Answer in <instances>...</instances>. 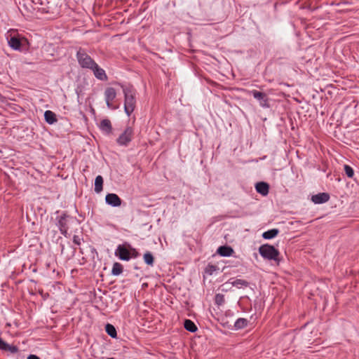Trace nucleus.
Segmentation results:
<instances>
[{"label": "nucleus", "instance_id": "1", "mask_svg": "<svg viewBox=\"0 0 359 359\" xmlns=\"http://www.w3.org/2000/svg\"><path fill=\"white\" fill-rule=\"evenodd\" d=\"M123 92L124 94V110L129 116L135 108V90L132 86H123Z\"/></svg>", "mask_w": 359, "mask_h": 359}, {"label": "nucleus", "instance_id": "2", "mask_svg": "<svg viewBox=\"0 0 359 359\" xmlns=\"http://www.w3.org/2000/svg\"><path fill=\"white\" fill-rule=\"evenodd\" d=\"M56 220V225L60 232L67 238L69 236L68 230L70 225L78 222L75 217L69 215L67 212H64L60 216L57 217Z\"/></svg>", "mask_w": 359, "mask_h": 359}, {"label": "nucleus", "instance_id": "3", "mask_svg": "<svg viewBox=\"0 0 359 359\" xmlns=\"http://www.w3.org/2000/svg\"><path fill=\"white\" fill-rule=\"evenodd\" d=\"M259 252L264 259L273 260L277 265H279L281 261L280 252L273 245L263 244L259 248Z\"/></svg>", "mask_w": 359, "mask_h": 359}, {"label": "nucleus", "instance_id": "4", "mask_svg": "<svg viewBox=\"0 0 359 359\" xmlns=\"http://www.w3.org/2000/svg\"><path fill=\"white\" fill-rule=\"evenodd\" d=\"M76 56L78 63L81 68L90 69L95 65V61L87 53L84 48H79Z\"/></svg>", "mask_w": 359, "mask_h": 359}, {"label": "nucleus", "instance_id": "5", "mask_svg": "<svg viewBox=\"0 0 359 359\" xmlns=\"http://www.w3.org/2000/svg\"><path fill=\"white\" fill-rule=\"evenodd\" d=\"M8 43L12 49L20 51L27 50L29 45L27 39L19 34L11 36L8 38Z\"/></svg>", "mask_w": 359, "mask_h": 359}, {"label": "nucleus", "instance_id": "6", "mask_svg": "<svg viewBox=\"0 0 359 359\" xmlns=\"http://www.w3.org/2000/svg\"><path fill=\"white\" fill-rule=\"evenodd\" d=\"M134 135L133 128L130 126L126 127L124 131L119 135L116 140V142L120 146H128L132 141Z\"/></svg>", "mask_w": 359, "mask_h": 359}, {"label": "nucleus", "instance_id": "7", "mask_svg": "<svg viewBox=\"0 0 359 359\" xmlns=\"http://www.w3.org/2000/svg\"><path fill=\"white\" fill-rule=\"evenodd\" d=\"M130 245L128 243H124L123 244H120L117 246L114 255L116 257H118L119 259L123 261H129L130 259Z\"/></svg>", "mask_w": 359, "mask_h": 359}, {"label": "nucleus", "instance_id": "8", "mask_svg": "<svg viewBox=\"0 0 359 359\" xmlns=\"http://www.w3.org/2000/svg\"><path fill=\"white\" fill-rule=\"evenodd\" d=\"M250 93L253 97L259 102L261 107L265 108L269 107V97L265 93L260 92L257 90H252L250 91Z\"/></svg>", "mask_w": 359, "mask_h": 359}, {"label": "nucleus", "instance_id": "9", "mask_svg": "<svg viewBox=\"0 0 359 359\" xmlns=\"http://www.w3.org/2000/svg\"><path fill=\"white\" fill-rule=\"evenodd\" d=\"M116 97V91L112 87H108L104 90V97L107 106L110 109H116V107H113L112 101Z\"/></svg>", "mask_w": 359, "mask_h": 359}, {"label": "nucleus", "instance_id": "10", "mask_svg": "<svg viewBox=\"0 0 359 359\" xmlns=\"http://www.w3.org/2000/svg\"><path fill=\"white\" fill-rule=\"evenodd\" d=\"M93 71L94 76L100 81H105L108 79L105 71L101 68L96 62L90 69Z\"/></svg>", "mask_w": 359, "mask_h": 359}, {"label": "nucleus", "instance_id": "11", "mask_svg": "<svg viewBox=\"0 0 359 359\" xmlns=\"http://www.w3.org/2000/svg\"><path fill=\"white\" fill-rule=\"evenodd\" d=\"M106 203L112 207H118L121 205L122 200L116 194H107L105 196Z\"/></svg>", "mask_w": 359, "mask_h": 359}, {"label": "nucleus", "instance_id": "12", "mask_svg": "<svg viewBox=\"0 0 359 359\" xmlns=\"http://www.w3.org/2000/svg\"><path fill=\"white\" fill-rule=\"evenodd\" d=\"M330 198V194L326 192L319 193L311 196V201L315 204H322L327 202Z\"/></svg>", "mask_w": 359, "mask_h": 359}, {"label": "nucleus", "instance_id": "13", "mask_svg": "<svg viewBox=\"0 0 359 359\" xmlns=\"http://www.w3.org/2000/svg\"><path fill=\"white\" fill-rule=\"evenodd\" d=\"M255 189L261 195L267 196L269 192V184L265 182H259L255 184Z\"/></svg>", "mask_w": 359, "mask_h": 359}, {"label": "nucleus", "instance_id": "14", "mask_svg": "<svg viewBox=\"0 0 359 359\" xmlns=\"http://www.w3.org/2000/svg\"><path fill=\"white\" fill-rule=\"evenodd\" d=\"M0 350L4 351H9L11 353H16L19 351L18 347L17 346L8 344L6 341H4L1 337H0Z\"/></svg>", "mask_w": 359, "mask_h": 359}, {"label": "nucleus", "instance_id": "15", "mask_svg": "<svg viewBox=\"0 0 359 359\" xmlns=\"http://www.w3.org/2000/svg\"><path fill=\"white\" fill-rule=\"evenodd\" d=\"M233 252V249L227 245H221L217 250V253L221 257H230Z\"/></svg>", "mask_w": 359, "mask_h": 359}, {"label": "nucleus", "instance_id": "16", "mask_svg": "<svg viewBox=\"0 0 359 359\" xmlns=\"http://www.w3.org/2000/svg\"><path fill=\"white\" fill-rule=\"evenodd\" d=\"M100 129L107 135L111 133L112 126L110 120L104 118L100 123Z\"/></svg>", "mask_w": 359, "mask_h": 359}, {"label": "nucleus", "instance_id": "17", "mask_svg": "<svg viewBox=\"0 0 359 359\" xmlns=\"http://www.w3.org/2000/svg\"><path fill=\"white\" fill-rule=\"evenodd\" d=\"M44 118L48 124H53L57 121L56 114L50 110L45 111Z\"/></svg>", "mask_w": 359, "mask_h": 359}, {"label": "nucleus", "instance_id": "18", "mask_svg": "<svg viewBox=\"0 0 359 359\" xmlns=\"http://www.w3.org/2000/svg\"><path fill=\"white\" fill-rule=\"evenodd\" d=\"M104 180L101 175H97L95 180V191L100 193L103 190Z\"/></svg>", "mask_w": 359, "mask_h": 359}, {"label": "nucleus", "instance_id": "19", "mask_svg": "<svg viewBox=\"0 0 359 359\" xmlns=\"http://www.w3.org/2000/svg\"><path fill=\"white\" fill-rule=\"evenodd\" d=\"M279 233L278 229H271L262 233V237L266 240H269L275 238Z\"/></svg>", "mask_w": 359, "mask_h": 359}, {"label": "nucleus", "instance_id": "20", "mask_svg": "<svg viewBox=\"0 0 359 359\" xmlns=\"http://www.w3.org/2000/svg\"><path fill=\"white\" fill-rule=\"evenodd\" d=\"M230 280H232L230 282L233 286H235L238 288H242L243 287H248L250 283L245 280L243 279H235L231 278Z\"/></svg>", "mask_w": 359, "mask_h": 359}, {"label": "nucleus", "instance_id": "21", "mask_svg": "<svg viewBox=\"0 0 359 359\" xmlns=\"http://www.w3.org/2000/svg\"><path fill=\"white\" fill-rule=\"evenodd\" d=\"M143 259L145 264H147L148 266H154L155 259L153 254L151 252L147 251L143 255Z\"/></svg>", "mask_w": 359, "mask_h": 359}, {"label": "nucleus", "instance_id": "22", "mask_svg": "<svg viewBox=\"0 0 359 359\" xmlns=\"http://www.w3.org/2000/svg\"><path fill=\"white\" fill-rule=\"evenodd\" d=\"M105 332L111 338H114V339L117 338V332H116L115 327L113 325H111L110 323H107L105 325Z\"/></svg>", "mask_w": 359, "mask_h": 359}, {"label": "nucleus", "instance_id": "23", "mask_svg": "<svg viewBox=\"0 0 359 359\" xmlns=\"http://www.w3.org/2000/svg\"><path fill=\"white\" fill-rule=\"evenodd\" d=\"M184 327L187 331L191 332H195L198 329L195 323L189 319L184 320Z\"/></svg>", "mask_w": 359, "mask_h": 359}, {"label": "nucleus", "instance_id": "24", "mask_svg": "<svg viewBox=\"0 0 359 359\" xmlns=\"http://www.w3.org/2000/svg\"><path fill=\"white\" fill-rule=\"evenodd\" d=\"M123 270V266L119 262H115L113 264L111 269V274L113 276H117L122 273Z\"/></svg>", "mask_w": 359, "mask_h": 359}, {"label": "nucleus", "instance_id": "25", "mask_svg": "<svg viewBox=\"0 0 359 359\" xmlns=\"http://www.w3.org/2000/svg\"><path fill=\"white\" fill-rule=\"evenodd\" d=\"M248 323V320L246 318H240L236 320L234 323V327L236 330H241L245 328Z\"/></svg>", "mask_w": 359, "mask_h": 359}, {"label": "nucleus", "instance_id": "26", "mask_svg": "<svg viewBox=\"0 0 359 359\" xmlns=\"http://www.w3.org/2000/svg\"><path fill=\"white\" fill-rule=\"evenodd\" d=\"M344 170L345 172V174L348 177V178H353V176H354V170L353 169V168L351 166H350L349 165H344Z\"/></svg>", "mask_w": 359, "mask_h": 359}, {"label": "nucleus", "instance_id": "27", "mask_svg": "<svg viewBox=\"0 0 359 359\" xmlns=\"http://www.w3.org/2000/svg\"><path fill=\"white\" fill-rule=\"evenodd\" d=\"M225 302L224 299V295L222 294H216L215 296V302L217 305L221 306Z\"/></svg>", "mask_w": 359, "mask_h": 359}, {"label": "nucleus", "instance_id": "28", "mask_svg": "<svg viewBox=\"0 0 359 359\" xmlns=\"http://www.w3.org/2000/svg\"><path fill=\"white\" fill-rule=\"evenodd\" d=\"M128 247H130V259L137 258L140 255L138 251L135 248H133L130 245H128Z\"/></svg>", "mask_w": 359, "mask_h": 359}, {"label": "nucleus", "instance_id": "29", "mask_svg": "<svg viewBox=\"0 0 359 359\" xmlns=\"http://www.w3.org/2000/svg\"><path fill=\"white\" fill-rule=\"evenodd\" d=\"M217 267L215 265H212V264H208L206 268H205V273L209 274V275H212L214 271H215L217 270Z\"/></svg>", "mask_w": 359, "mask_h": 359}, {"label": "nucleus", "instance_id": "30", "mask_svg": "<svg viewBox=\"0 0 359 359\" xmlns=\"http://www.w3.org/2000/svg\"><path fill=\"white\" fill-rule=\"evenodd\" d=\"M82 240V238H80V236H77V235H74L73 236V243L75 244V245H81V241Z\"/></svg>", "mask_w": 359, "mask_h": 359}, {"label": "nucleus", "instance_id": "31", "mask_svg": "<svg viewBox=\"0 0 359 359\" xmlns=\"http://www.w3.org/2000/svg\"><path fill=\"white\" fill-rule=\"evenodd\" d=\"M27 359H40V358L34 354H30L28 355Z\"/></svg>", "mask_w": 359, "mask_h": 359}, {"label": "nucleus", "instance_id": "32", "mask_svg": "<svg viewBox=\"0 0 359 359\" xmlns=\"http://www.w3.org/2000/svg\"><path fill=\"white\" fill-rule=\"evenodd\" d=\"M39 9L41 10L42 12H43V13H48L49 12L48 8L42 7V8H39Z\"/></svg>", "mask_w": 359, "mask_h": 359}, {"label": "nucleus", "instance_id": "33", "mask_svg": "<svg viewBox=\"0 0 359 359\" xmlns=\"http://www.w3.org/2000/svg\"><path fill=\"white\" fill-rule=\"evenodd\" d=\"M107 359H114V358H108Z\"/></svg>", "mask_w": 359, "mask_h": 359}]
</instances>
